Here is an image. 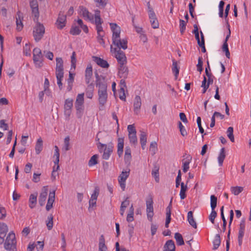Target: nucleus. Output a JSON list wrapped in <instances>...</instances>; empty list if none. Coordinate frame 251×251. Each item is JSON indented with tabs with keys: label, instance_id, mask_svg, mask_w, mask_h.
Instances as JSON below:
<instances>
[{
	"label": "nucleus",
	"instance_id": "obj_1",
	"mask_svg": "<svg viewBox=\"0 0 251 251\" xmlns=\"http://www.w3.org/2000/svg\"><path fill=\"white\" fill-rule=\"evenodd\" d=\"M110 25L112 31V43L119 49L126 50L127 48L126 39H121L120 38L121 29L116 24L110 23Z\"/></svg>",
	"mask_w": 251,
	"mask_h": 251
},
{
	"label": "nucleus",
	"instance_id": "obj_2",
	"mask_svg": "<svg viewBox=\"0 0 251 251\" xmlns=\"http://www.w3.org/2000/svg\"><path fill=\"white\" fill-rule=\"evenodd\" d=\"M98 100L100 104V110H104V105L107 100L108 94L107 92V85L106 84H101V86H98Z\"/></svg>",
	"mask_w": 251,
	"mask_h": 251
},
{
	"label": "nucleus",
	"instance_id": "obj_3",
	"mask_svg": "<svg viewBox=\"0 0 251 251\" xmlns=\"http://www.w3.org/2000/svg\"><path fill=\"white\" fill-rule=\"evenodd\" d=\"M84 94L81 93L77 95L75 103L76 109V115L77 118L81 119L83 115L84 110Z\"/></svg>",
	"mask_w": 251,
	"mask_h": 251
},
{
	"label": "nucleus",
	"instance_id": "obj_4",
	"mask_svg": "<svg viewBox=\"0 0 251 251\" xmlns=\"http://www.w3.org/2000/svg\"><path fill=\"white\" fill-rule=\"evenodd\" d=\"M35 22L37 23L33 28V36L35 41L38 42L43 38L45 32V28L43 24L38 22V21Z\"/></svg>",
	"mask_w": 251,
	"mask_h": 251
},
{
	"label": "nucleus",
	"instance_id": "obj_5",
	"mask_svg": "<svg viewBox=\"0 0 251 251\" xmlns=\"http://www.w3.org/2000/svg\"><path fill=\"white\" fill-rule=\"evenodd\" d=\"M4 248L8 251H14L16 249V240L15 233L10 232L6 237L4 243Z\"/></svg>",
	"mask_w": 251,
	"mask_h": 251
},
{
	"label": "nucleus",
	"instance_id": "obj_6",
	"mask_svg": "<svg viewBox=\"0 0 251 251\" xmlns=\"http://www.w3.org/2000/svg\"><path fill=\"white\" fill-rule=\"evenodd\" d=\"M33 60L37 68H41L43 66V56L41 50L35 48L33 50Z\"/></svg>",
	"mask_w": 251,
	"mask_h": 251
},
{
	"label": "nucleus",
	"instance_id": "obj_7",
	"mask_svg": "<svg viewBox=\"0 0 251 251\" xmlns=\"http://www.w3.org/2000/svg\"><path fill=\"white\" fill-rule=\"evenodd\" d=\"M111 51L115 53V57L117 60L119 65L126 64L127 62L125 52L121 50H117V48H113L111 46Z\"/></svg>",
	"mask_w": 251,
	"mask_h": 251
},
{
	"label": "nucleus",
	"instance_id": "obj_8",
	"mask_svg": "<svg viewBox=\"0 0 251 251\" xmlns=\"http://www.w3.org/2000/svg\"><path fill=\"white\" fill-rule=\"evenodd\" d=\"M73 106V100L71 98L67 99L65 100L64 105V114L67 121L70 120V117L72 113V109Z\"/></svg>",
	"mask_w": 251,
	"mask_h": 251
},
{
	"label": "nucleus",
	"instance_id": "obj_9",
	"mask_svg": "<svg viewBox=\"0 0 251 251\" xmlns=\"http://www.w3.org/2000/svg\"><path fill=\"white\" fill-rule=\"evenodd\" d=\"M148 12L149 17L150 20V23L152 27L154 29L159 27V23L156 18V15L153 11V9L150 6V3L148 2Z\"/></svg>",
	"mask_w": 251,
	"mask_h": 251
},
{
	"label": "nucleus",
	"instance_id": "obj_10",
	"mask_svg": "<svg viewBox=\"0 0 251 251\" xmlns=\"http://www.w3.org/2000/svg\"><path fill=\"white\" fill-rule=\"evenodd\" d=\"M98 147L100 151L104 148V152L102 155V158L105 160H107L113 151V147L109 146L107 147L106 144H103L99 142Z\"/></svg>",
	"mask_w": 251,
	"mask_h": 251
},
{
	"label": "nucleus",
	"instance_id": "obj_11",
	"mask_svg": "<svg viewBox=\"0 0 251 251\" xmlns=\"http://www.w3.org/2000/svg\"><path fill=\"white\" fill-rule=\"evenodd\" d=\"M130 170L122 171L118 177V182L123 191L126 189V181L129 176Z\"/></svg>",
	"mask_w": 251,
	"mask_h": 251
},
{
	"label": "nucleus",
	"instance_id": "obj_12",
	"mask_svg": "<svg viewBox=\"0 0 251 251\" xmlns=\"http://www.w3.org/2000/svg\"><path fill=\"white\" fill-rule=\"evenodd\" d=\"M29 4L32 9V12L34 15V21H38L39 13L38 10V4L37 0H30Z\"/></svg>",
	"mask_w": 251,
	"mask_h": 251
},
{
	"label": "nucleus",
	"instance_id": "obj_13",
	"mask_svg": "<svg viewBox=\"0 0 251 251\" xmlns=\"http://www.w3.org/2000/svg\"><path fill=\"white\" fill-rule=\"evenodd\" d=\"M153 201L151 198L150 200H148L146 201V206H147V217L148 219L151 221L152 220V217L153 216Z\"/></svg>",
	"mask_w": 251,
	"mask_h": 251
},
{
	"label": "nucleus",
	"instance_id": "obj_14",
	"mask_svg": "<svg viewBox=\"0 0 251 251\" xmlns=\"http://www.w3.org/2000/svg\"><path fill=\"white\" fill-rule=\"evenodd\" d=\"M66 15L64 14V12L60 11L58 14V17L57 19L56 25L58 29H62L66 25Z\"/></svg>",
	"mask_w": 251,
	"mask_h": 251
},
{
	"label": "nucleus",
	"instance_id": "obj_15",
	"mask_svg": "<svg viewBox=\"0 0 251 251\" xmlns=\"http://www.w3.org/2000/svg\"><path fill=\"white\" fill-rule=\"evenodd\" d=\"M79 14L83 17V18L86 20L92 21L94 17L93 15L89 12L88 9L83 6L79 7Z\"/></svg>",
	"mask_w": 251,
	"mask_h": 251
},
{
	"label": "nucleus",
	"instance_id": "obj_16",
	"mask_svg": "<svg viewBox=\"0 0 251 251\" xmlns=\"http://www.w3.org/2000/svg\"><path fill=\"white\" fill-rule=\"evenodd\" d=\"M56 75H64L63 61L61 57L56 58Z\"/></svg>",
	"mask_w": 251,
	"mask_h": 251
},
{
	"label": "nucleus",
	"instance_id": "obj_17",
	"mask_svg": "<svg viewBox=\"0 0 251 251\" xmlns=\"http://www.w3.org/2000/svg\"><path fill=\"white\" fill-rule=\"evenodd\" d=\"M229 221L228 224V228H229L228 231V234L227 235V240L226 241V251H228L229 249V244H230V226L231 223L232 222L233 217H234V212L233 210H230L229 212Z\"/></svg>",
	"mask_w": 251,
	"mask_h": 251
},
{
	"label": "nucleus",
	"instance_id": "obj_18",
	"mask_svg": "<svg viewBox=\"0 0 251 251\" xmlns=\"http://www.w3.org/2000/svg\"><path fill=\"white\" fill-rule=\"evenodd\" d=\"M47 195L48 187L44 186L39 198V203L41 206H43L45 204Z\"/></svg>",
	"mask_w": 251,
	"mask_h": 251
},
{
	"label": "nucleus",
	"instance_id": "obj_19",
	"mask_svg": "<svg viewBox=\"0 0 251 251\" xmlns=\"http://www.w3.org/2000/svg\"><path fill=\"white\" fill-rule=\"evenodd\" d=\"M172 199H171L169 205L167 207L166 211V222H165V227H168L169 224H170L171 220V210L172 208Z\"/></svg>",
	"mask_w": 251,
	"mask_h": 251
},
{
	"label": "nucleus",
	"instance_id": "obj_20",
	"mask_svg": "<svg viewBox=\"0 0 251 251\" xmlns=\"http://www.w3.org/2000/svg\"><path fill=\"white\" fill-rule=\"evenodd\" d=\"M128 70L126 64L119 65L118 75L121 78H125L127 76Z\"/></svg>",
	"mask_w": 251,
	"mask_h": 251
},
{
	"label": "nucleus",
	"instance_id": "obj_21",
	"mask_svg": "<svg viewBox=\"0 0 251 251\" xmlns=\"http://www.w3.org/2000/svg\"><path fill=\"white\" fill-rule=\"evenodd\" d=\"M93 75L92 66L91 64L87 65L85 72V78L87 84H89Z\"/></svg>",
	"mask_w": 251,
	"mask_h": 251
},
{
	"label": "nucleus",
	"instance_id": "obj_22",
	"mask_svg": "<svg viewBox=\"0 0 251 251\" xmlns=\"http://www.w3.org/2000/svg\"><path fill=\"white\" fill-rule=\"evenodd\" d=\"M55 190H53L52 192H50L49 193L48 202L46 206V209L47 211H49L52 207V205L55 200Z\"/></svg>",
	"mask_w": 251,
	"mask_h": 251
},
{
	"label": "nucleus",
	"instance_id": "obj_23",
	"mask_svg": "<svg viewBox=\"0 0 251 251\" xmlns=\"http://www.w3.org/2000/svg\"><path fill=\"white\" fill-rule=\"evenodd\" d=\"M92 58L93 61H95L97 65H98L99 66H100L102 68H107L109 66V64L106 60L100 57L93 56L92 57Z\"/></svg>",
	"mask_w": 251,
	"mask_h": 251
},
{
	"label": "nucleus",
	"instance_id": "obj_24",
	"mask_svg": "<svg viewBox=\"0 0 251 251\" xmlns=\"http://www.w3.org/2000/svg\"><path fill=\"white\" fill-rule=\"evenodd\" d=\"M142 104L141 99L140 96H136L133 102L134 112L138 115Z\"/></svg>",
	"mask_w": 251,
	"mask_h": 251
},
{
	"label": "nucleus",
	"instance_id": "obj_25",
	"mask_svg": "<svg viewBox=\"0 0 251 251\" xmlns=\"http://www.w3.org/2000/svg\"><path fill=\"white\" fill-rule=\"evenodd\" d=\"M16 19L17 29L18 31H21L23 28V24L22 23L23 17L22 13L20 11L17 12Z\"/></svg>",
	"mask_w": 251,
	"mask_h": 251
},
{
	"label": "nucleus",
	"instance_id": "obj_26",
	"mask_svg": "<svg viewBox=\"0 0 251 251\" xmlns=\"http://www.w3.org/2000/svg\"><path fill=\"white\" fill-rule=\"evenodd\" d=\"M124 146V139L123 138H119L118 139L117 153L119 157H121L123 153Z\"/></svg>",
	"mask_w": 251,
	"mask_h": 251
},
{
	"label": "nucleus",
	"instance_id": "obj_27",
	"mask_svg": "<svg viewBox=\"0 0 251 251\" xmlns=\"http://www.w3.org/2000/svg\"><path fill=\"white\" fill-rule=\"evenodd\" d=\"M192 158L190 156V155H187V156L186 157V158L185 159V160H184V159H183L182 160V161H183L182 170L184 173L187 172L188 171V170H189V164L192 160Z\"/></svg>",
	"mask_w": 251,
	"mask_h": 251
},
{
	"label": "nucleus",
	"instance_id": "obj_28",
	"mask_svg": "<svg viewBox=\"0 0 251 251\" xmlns=\"http://www.w3.org/2000/svg\"><path fill=\"white\" fill-rule=\"evenodd\" d=\"M86 89V95L87 98L92 99L93 96V92L94 90V84L93 83L88 84Z\"/></svg>",
	"mask_w": 251,
	"mask_h": 251
},
{
	"label": "nucleus",
	"instance_id": "obj_29",
	"mask_svg": "<svg viewBox=\"0 0 251 251\" xmlns=\"http://www.w3.org/2000/svg\"><path fill=\"white\" fill-rule=\"evenodd\" d=\"M164 251H175V245L172 240H168L164 245Z\"/></svg>",
	"mask_w": 251,
	"mask_h": 251
},
{
	"label": "nucleus",
	"instance_id": "obj_30",
	"mask_svg": "<svg viewBox=\"0 0 251 251\" xmlns=\"http://www.w3.org/2000/svg\"><path fill=\"white\" fill-rule=\"evenodd\" d=\"M37 193L32 194L29 196V206L31 208L35 207L37 203Z\"/></svg>",
	"mask_w": 251,
	"mask_h": 251
},
{
	"label": "nucleus",
	"instance_id": "obj_31",
	"mask_svg": "<svg viewBox=\"0 0 251 251\" xmlns=\"http://www.w3.org/2000/svg\"><path fill=\"white\" fill-rule=\"evenodd\" d=\"M107 247L105 244V239L103 235H101L99 239V251H106Z\"/></svg>",
	"mask_w": 251,
	"mask_h": 251
},
{
	"label": "nucleus",
	"instance_id": "obj_32",
	"mask_svg": "<svg viewBox=\"0 0 251 251\" xmlns=\"http://www.w3.org/2000/svg\"><path fill=\"white\" fill-rule=\"evenodd\" d=\"M131 159V149L129 146H126L125 148V152L124 156V160L126 163H130Z\"/></svg>",
	"mask_w": 251,
	"mask_h": 251
},
{
	"label": "nucleus",
	"instance_id": "obj_33",
	"mask_svg": "<svg viewBox=\"0 0 251 251\" xmlns=\"http://www.w3.org/2000/svg\"><path fill=\"white\" fill-rule=\"evenodd\" d=\"M187 220L192 226L197 228V223L193 218V212L191 211H189L187 213Z\"/></svg>",
	"mask_w": 251,
	"mask_h": 251
},
{
	"label": "nucleus",
	"instance_id": "obj_34",
	"mask_svg": "<svg viewBox=\"0 0 251 251\" xmlns=\"http://www.w3.org/2000/svg\"><path fill=\"white\" fill-rule=\"evenodd\" d=\"M35 151L37 154H39L43 149V140L41 137L38 139L35 145Z\"/></svg>",
	"mask_w": 251,
	"mask_h": 251
},
{
	"label": "nucleus",
	"instance_id": "obj_35",
	"mask_svg": "<svg viewBox=\"0 0 251 251\" xmlns=\"http://www.w3.org/2000/svg\"><path fill=\"white\" fill-rule=\"evenodd\" d=\"M95 76L96 78V86H101V84H107L105 78L103 76L100 75V76L98 73L96 72L95 73Z\"/></svg>",
	"mask_w": 251,
	"mask_h": 251
},
{
	"label": "nucleus",
	"instance_id": "obj_36",
	"mask_svg": "<svg viewBox=\"0 0 251 251\" xmlns=\"http://www.w3.org/2000/svg\"><path fill=\"white\" fill-rule=\"evenodd\" d=\"M226 157V152L225 149L224 148H223L221 149L218 158V163L220 166H222L223 165V163L224 160Z\"/></svg>",
	"mask_w": 251,
	"mask_h": 251
},
{
	"label": "nucleus",
	"instance_id": "obj_37",
	"mask_svg": "<svg viewBox=\"0 0 251 251\" xmlns=\"http://www.w3.org/2000/svg\"><path fill=\"white\" fill-rule=\"evenodd\" d=\"M180 186H181V189H180L179 195H180V199L181 200H183L186 197L185 192L187 191L188 188L187 186V184L186 185H185L183 182L181 183Z\"/></svg>",
	"mask_w": 251,
	"mask_h": 251
},
{
	"label": "nucleus",
	"instance_id": "obj_38",
	"mask_svg": "<svg viewBox=\"0 0 251 251\" xmlns=\"http://www.w3.org/2000/svg\"><path fill=\"white\" fill-rule=\"evenodd\" d=\"M140 141L141 145V147L142 149L144 150L147 143V134L144 131L141 132V134L140 135Z\"/></svg>",
	"mask_w": 251,
	"mask_h": 251
},
{
	"label": "nucleus",
	"instance_id": "obj_39",
	"mask_svg": "<svg viewBox=\"0 0 251 251\" xmlns=\"http://www.w3.org/2000/svg\"><path fill=\"white\" fill-rule=\"evenodd\" d=\"M213 250L217 249L221 244V238L219 234H217L214 238L213 241Z\"/></svg>",
	"mask_w": 251,
	"mask_h": 251
},
{
	"label": "nucleus",
	"instance_id": "obj_40",
	"mask_svg": "<svg viewBox=\"0 0 251 251\" xmlns=\"http://www.w3.org/2000/svg\"><path fill=\"white\" fill-rule=\"evenodd\" d=\"M128 137L130 142V143L135 147L137 144V138L136 136V134H128Z\"/></svg>",
	"mask_w": 251,
	"mask_h": 251
},
{
	"label": "nucleus",
	"instance_id": "obj_41",
	"mask_svg": "<svg viewBox=\"0 0 251 251\" xmlns=\"http://www.w3.org/2000/svg\"><path fill=\"white\" fill-rule=\"evenodd\" d=\"M175 238L177 245L181 246L184 244L183 237L179 233L176 232L175 234Z\"/></svg>",
	"mask_w": 251,
	"mask_h": 251
},
{
	"label": "nucleus",
	"instance_id": "obj_42",
	"mask_svg": "<svg viewBox=\"0 0 251 251\" xmlns=\"http://www.w3.org/2000/svg\"><path fill=\"white\" fill-rule=\"evenodd\" d=\"M8 231V226L5 224L0 225V236L5 237Z\"/></svg>",
	"mask_w": 251,
	"mask_h": 251
},
{
	"label": "nucleus",
	"instance_id": "obj_43",
	"mask_svg": "<svg viewBox=\"0 0 251 251\" xmlns=\"http://www.w3.org/2000/svg\"><path fill=\"white\" fill-rule=\"evenodd\" d=\"M231 193L234 195H238L243 191V187L241 186H232L230 188Z\"/></svg>",
	"mask_w": 251,
	"mask_h": 251
},
{
	"label": "nucleus",
	"instance_id": "obj_44",
	"mask_svg": "<svg viewBox=\"0 0 251 251\" xmlns=\"http://www.w3.org/2000/svg\"><path fill=\"white\" fill-rule=\"evenodd\" d=\"M81 32V30L78 26L73 25L71 28L70 33L73 35H79Z\"/></svg>",
	"mask_w": 251,
	"mask_h": 251
},
{
	"label": "nucleus",
	"instance_id": "obj_45",
	"mask_svg": "<svg viewBox=\"0 0 251 251\" xmlns=\"http://www.w3.org/2000/svg\"><path fill=\"white\" fill-rule=\"evenodd\" d=\"M53 217L52 214H50L48 217V220L46 221V225L48 229L50 230L52 229L53 226Z\"/></svg>",
	"mask_w": 251,
	"mask_h": 251
},
{
	"label": "nucleus",
	"instance_id": "obj_46",
	"mask_svg": "<svg viewBox=\"0 0 251 251\" xmlns=\"http://www.w3.org/2000/svg\"><path fill=\"white\" fill-rule=\"evenodd\" d=\"M96 6L99 8H104L107 3L108 0H94Z\"/></svg>",
	"mask_w": 251,
	"mask_h": 251
},
{
	"label": "nucleus",
	"instance_id": "obj_47",
	"mask_svg": "<svg viewBox=\"0 0 251 251\" xmlns=\"http://www.w3.org/2000/svg\"><path fill=\"white\" fill-rule=\"evenodd\" d=\"M227 136L232 142H234V137L233 135V128L231 126L228 127L226 131Z\"/></svg>",
	"mask_w": 251,
	"mask_h": 251
},
{
	"label": "nucleus",
	"instance_id": "obj_48",
	"mask_svg": "<svg viewBox=\"0 0 251 251\" xmlns=\"http://www.w3.org/2000/svg\"><path fill=\"white\" fill-rule=\"evenodd\" d=\"M100 189L98 186H96L94 190L93 193L92 194L90 200L92 201H96L99 195Z\"/></svg>",
	"mask_w": 251,
	"mask_h": 251
},
{
	"label": "nucleus",
	"instance_id": "obj_49",
	"mask_svg": "<svg viewBox=\"0 0 251 251\" xmlns=\"http://www.w3.org/2000/svg\"><path fill=\"white\" fill-rule=\"evenodd\" d=\"M59 150L58 147L57 146H54V157H56L55 161H54V164H57L59 162Z\"/></svg>",
	"mask_w": 251,
	"mask_h": 251
},
{
	"label": "nucleus",
	"instance_id": "obj_50",
	"mask_svg": "<svg viewBox=\"0 0 251 251\" xmlns=\"http://www.w3.org/2000/svg\"><path fill=\"white\" fill-rule=\"evenodd\" d=\"M99 155L98 154H95L93 155L89 161L88 165L89 166H94L98 163V158Z\"/></svg>",
	"mask_w": 251,
	"mask_h": 251
},
{
	"label": "nucleus",
	"instance_id": "obj_51",
	"mask_svg": "<svg viewBox=\"0 0 251 251\" xmlns=\"http://www.w3.org/2000/svg\"><path fill=\"white\" fill-rule=\"evenodd\" d=\"M222 50L225 52L227 58H230V52L228 48V44L227 41H224V44L222 46Z\"/></svg>",
	"mask_w": 251,
	"mask_h": 251
},
{
	"label": "nucleus",
	"instance_id": "obj_52",
	"mask_svg": "<svg viewBox=\"0 0 251 251\" xmlns=\"http://www.w3.org/2000/svg\"><path fill=\"white\" fill-rule=\"evenodd\" d=\"M245 234V230L238 229V242L239 246H241L243 242V239Z\"/></svg>",
	"mask_w": 251,
	"mask_h": 251
},
{
	"label": "nucleus",
	"instance_id": "obj_53",
	"mask_svg": "<svg viewBox=\"0 0 251 251\" xmlns=\"http://www.w3.org/2000/svg\"><path fill=\"white\" fill-rule=\"evenodd\" d=\"M217 198L214 195H211L210 197V205L212 210L215 209L217 206Z\"/></svg>",
	"mask_w": 251,
	"mask_h": 251
},
{
	"label": "nucleus",
	"instance_id": "obj_54",
	"mask_svg": "<svg viewBox=\"0 0 251 251\" xmlns=\"http://www.w3.org/2000/svg\"><path fill=\"white\" fill-rule=\"evenodd\" d=\"M172 71L175 74L176 77H177L179 74V68L177 67L176 61L175 60L173 61Z\"/></svg>",
	"mask_w": 251,
	"mask_h": 251
},
{
	"label": "nucleus",
	"instance_id": "obj_55",
	"mask_svg": "<svg viewBox=\"0 0 251 251\" xmlns=\"http://www.w3.org/2000/svg\"><path fill=\"white\" fill-rule=\"evenodd\" d=\"M205 75L207 77V83L212 84L213 83L214 78H215L214 76L212 74L211 72H209L207 70L206 71Z\"/></svg>",
	"mask_w": 251,
	"mask_h": 251
},
{
	"label": "nucleus",
	"instance_id": "obj_56",
	"mask_svg": "<svg viewBox=\"0 0 251 251\" xmlns=\"http://www.w3.org/2000/svg\"><path fill=\"white\" fill-rule=\"evenodd\" d=\"M150 151L152 152V154L154 155L157 150V144L156 142H152L150 144Z\"/></svg>",
	"mask_w": 251,
	"mask_h": 251
},
{
	"label": "nucleus",
	"instance_id": "obj_57",
	"mask_svg": "<svg viewBox=\"0 0 251 251\" xmlns=\"http://www.w3.org/2000/svg\"><path fill=\"white\" fill-rule=\"evenodd\" d=\"M186 23L183 20L180 19L179 20V27H180V32L181 34H183L185 28H186Z\"/></svg>",
	"mask_w": 251,
	"mask_h": 251
},
{
	"label": "nucleus",
	"instance_id": "obj_58",
	"mask_svg": "<svg viewBox=\"0 0 251 251\" xmlns=\"http://www.w3.org/2000/svg\"><path fill=\"white\" fill-rule=\"evenodd\" d=\"M23 53L26 56L30 55V48L28 44L26 43L24 47Z\"/></svg>",
	"mask_w": 251,
	"mask_h": 251
},
{
	"label": "nucleus",
	"instance_id": "obj_59",
	"mask_svg": "<svg viewBox=\"0 0 251 251\" xmlns=\"http://www.w3.org/2000/svg\"><path fill=\"white\" fill-rule=\"evenodd\" d=\"M202 65H203L202 58L201 57H199L198 58V64L197 65V70L199 72H200V73L203 70Z\"/></svg>",
	"mask_w": 251,
	"mask_h": 251
},
{
	"label": "nucleus",
	"instance_id": "obj_60",
	"mask_svg": "<svg viewBox=\"0 0 251 251\" xmlns=\"http://www.w3.org/2000/svg\"><path fill=\"white\" fill-rule=\"evenodd\" d=\"M217 214L215 209L212 210V211L209 216V219L212 224L214 223L215 219L217 217Z\"/></svg>",
	"mask_w": 251,
	"mask_h": 251
},
{
	"label": "nucleus",
	"instance_id": "obj_61",
	"mask_svg": "<svg viewBox=\"0 0 251 251\" xmlns=\"http://www.w3.org/2000/svg\"><path fill=\"white\" fill-rule=\"evenodd\" d=\"M61 240H62V245L61 248L63 251H66V242L65 239V236L63 233H62L61 235Z\"/></svg>",
	"mask_w": 251,
	"mask_h": 251
},
{
	"label": "nucleus",
	"instance_id": "obj_62",
	"mask_svg": "<svg viewBox=\"0 0 251 251\" xmlns=\"http://www.w3.org/2000/svg\"><path fill=\"white\" fill-rule=\"evenodd\" d=\"M64 75H56L57 78V83L60 90L62 88V79L63 78Z\"/></svg>",
	"mask_w": 251,
	"mask_h": 251
},
{
	"label": "nucleus",
	"instance_id": "obj_63",
	"mask_svg": "<svg viewBox=\"0 0 251 251\" xmlns=\"http://www.w3.org/2000/svg\"><path fill=\"white\" fill-rule=\"evenodd\" d=\"M70 137L67 136L64 139V148L65 151H67L70 150Z\"/></svg>",
	"mask_w": 251,
	"mask_h": 251
},
{
	"label": "nucleus",
	"instance_id": "obj_64",
	"mask_svg": "<svg viewBox=\"0 0 251 251\" xmlns=\"http://www.w3.org/2000/svg\"><path fill=\"white\" fill-rule=\"evenodd\" d=\"M128 134H136V130L133 125H129L127 126Z\"/></svg>",
	"mask_w": 251,
	"mask_h": 251
}]
</instances>
